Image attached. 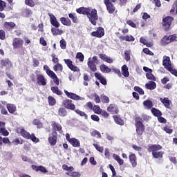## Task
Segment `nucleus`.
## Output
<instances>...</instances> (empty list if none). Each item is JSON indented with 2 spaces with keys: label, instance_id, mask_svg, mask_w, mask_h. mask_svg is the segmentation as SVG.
<instances>
[{
  "label": "nucleus",
  "instance_id": "nucleus-1",
  "mask_svg": "<svg viewBox=\"0 0 177 177\" xmlns=\"http://www.w3.org/2000/svg\"><path fill=\"white\" fill-rule=\"evenodd\" d=\"M162 147L160 145H152L149 147V151H152V155L154 158H160L162 157L164 152L160 151Z\"/></svg>",
  "mask_w": 177,
  "mask_h": 177
},
{
  "label": "nucleus",
  "instance_id": "nucleus-2",
  "mask_svg": "<svg viewBox=\"0 0 177 177\" xmlns=\"http://www.w3.org/2000/svg\"><path fill=\"white\" fill-rule=\"evenodd\" d=\"M87 16L89 21L93 24V26H96V20L99 19V17L97 16V11L95 9H90L88 8L87 14H86Z\"/></svg>",
  "mask_w": 177,
  "mask_h": 177
},
{
  "label": "nucleus",
  "instance_id": "nucleus-3",
  "mask_svg": "<svg viewBox=\"0 0 177 177\" xmlns=\"http://www.w3.org/2000/svg\"><path fill=\"white\" fill-rule=\"evenodd\" d=\"M62 169L64 171H67L66 175H68L71 177H80L81 176V174L78 171H74V167L73 166L68 167L67 165H62Z\"/></svg>",
  "mask_w": 177,
  "mask_h": 177
},
{
  "label": "nucleus",
  "instance_id": "nucleus-4",
  "mask_svg": "<svg viewBox=\"0 0 177 177\" xmlns=\"http://www.w3.org/2000/svg\"><path fill=\"white\" fill-rule=\"evenodd\" d=\"M19 133H20L21 136L25 138V139H31L35 143H38L39 142V139L37 138L34 134H30L27 131L24 129H20Z\"/></svg>",
  "mask_w": 177,
  "mask_h": 177
},
{
  "label": "nucleus",
  "instance_id": "nucleus-5",
  "mask_svg": "<svg viewBox=\"0 0 177 177\" xmlns=\"http://www.w3.org/2000/svg\"><path fill=\"white\" fill-rule=\"evenodd\" d=\"M44 70L46 72V74L48 75V77H50L52 80H53V82L56 85H59V78L57 77V75H56V73L53 71H52L50 69H49V66L48 65L44 66Z\"/></svg>",
  "mask_w": 177,
  "mask_h": 177
},
{
  "label": "nucleus",
  "instance_id": "nucleus-6",
  "mask_svg": "<svg viewBox=\"0 0 177 177\" xmlns=\"http://www.w3.org/2000/svg\"><path fill=\"white\" fill-rule=\"evenodd\" d=\"M96 64H97V57L94 56L88 59L87 66L91 71H96Z\"/></svg>",
  "mask_w": 177,
  "mask_h": 177
},
{
  "label": "nucleus",
  "instance_id": "nucleus-7",
  "mask_svg": "<svg viewBox=\"0 0 177 177\" xmlns=\"http://www.w3.org/2000/svg\"><path fill=\"white\" fill-rule=\"evenodd\" d=\"M64 93L69 97V99H72L73 100H85V98L84 97H80L78 95L74 93H70L66 90H64Z\"/></svg>",
  "mask_w": 177,
  "mask_h": 177
},
{
  "label": "nucleus",
  "instance_id": "nucleus-8",
  "mask_svg": "<svg viewBox=\"0 0 177 177\" xmlns=\"http://www.w3.org/2000/svg\"><path fill=\"white\" fill-rule=\"evenodd\" d=\"M24 41L21 38H15L12 41L13 49H20L23 48Z\"/></svg>",
  "mask_w": 177,
  "mask_h": 177
},
{
  "label": "nucleus",
  "instance_id": "nucleus-9",
  "mask_svg": "<svg viewBox=\"0 0 177 177\" xmlns=\"http://www.w3.org/2000/svg\"><path fill=\"white\" fill-rule=\"evenodd\" d=\"M48 140L50 146H55L57 142V133L56 131H53L50 133Z\"/></svg>",
  "mask_w": 177,
  "mask_h": 177
},
{
  "label": "nucleus",
  "instance_id": "nucleus-10",
  "mask_svg": "<svg viewBox=\"0 0 177 177\" xmlns=\"http://www.w3.org/2000/svg\"><path fill=\"white\" fill-rule=\"evenodd\" d=\"M174 18L171 17H166L162 19V25L165 27V30H168L169 27H171V24H172V21Z\"/></svg>",
  "mask_w": 177,
  "mask_h": 177
},
{
  "label": "nucleus",
  "instance_id": "nucleus-11",
  "mask_svg": "<svg viewBox=\"0 0 177 177\" xmlns=\"http://www.w3.org/2000/svg\"><path fill=\"white\" fill-rule=\"evenodd\" d=\"M62 104L64 107L68 110H74L75 109V105L73 104V101L71 100H64L62 102Z\"/></svg>",
  "mask_w": 177,
  "mask_h": 177
},
{
  "label": "nucleus",
  "instance_id": "nucleus-12",
  "mask_svg": "<svg viewBox=\"0 0 177 177\" xmlns=\"http://www.w3.org/2000/svg\"><path fill=\"white\" fill-rule=\"evenodd\" d=\"M136 127L137 135H138V136H142V134L145 132V126H143L142 122L138 121V120H136Z\"/></svg>",
  "mask_w": 177,
  "mask_h": 177
},
{
  "label": "nucleus",
  "instance_id": "nucleus-13",
  "mask_svg": "<svg viewBox=\"0 0 177 177\" xmlns=\"http://www.w3.org/2000/svg\"><path fill=\"white\" fill-rule=\"evenodd\" d=\"M104 3L106 5V7L109 13L110 14L114 13V11L115 10V7L113 4V3H111V1L104 0Z\"/></svg>",
  "mask_w": 177,
  "mask_h": 177
},
{
  "label": "nucleus",
  "instance_id": "nucleus-14",
  "mask_svg": "<svg viewBox=\"0 0 177 177\" xmlns=\"http://www.w3.org/2000/svg\"><path fill=\"white\" fill-rule=\"evenodd\" d=\"M1 68H5L6 70H9L12 67V62L8 59H1L0 62Z\"/></svg>",
  "mask_w": 177,
  "mask_h": 177
},
{
  "label": "nucleus",
  "instance_id": "nucleus-15",
  "mask_svg": "<svg viewBox=\"0 0 177 177\" xmlns=\"http://www.w3.org/2000/svg\"><path fill=\"white\" fill-rule=\"evenodd\" d=\"M162 65L167 70H171V68L172 67V64L171 63V58H169V57L164 56Z\"/></svg>",
  "mask_w": 177,
  "mask_h": 177
},
{
  "label": "nucleus",
  "instance_id": "nucleus-16",
  "mask_svg": "<svg viewBox=\"0 0 177 177\" xmlns=\"http://www.w3.org/2000/svg\"><path fill=\"white\" fill-rule=\"evenodd\" d=\"M91 35L97 38H102L104 35V29L103 28H98L96 31L91 33Z\"/></svg>",
  "mask_w": 177,
  "mask_h": 177
},
{
  "label": "nucleus",
  "instance_id": "nucleus-17",
  "mask_svg": "<svg viewBox=\"0 0 177 177\" xmlns=\"http://www.w3.org/2000/svg\"><path fill=\"white\" fill-rule=\"evenodd\" d=\"M37 84L39 85H42V86H45L46 85V79H45V77L44 75L39 74L37 76Z\"/></svg>",
  "mask_w": 177,
  "mask_h": 177
},
{
  "label": "nucleus",
  "instance_id": "nucleus-18",
  "mask_svg": "<svg viewBox=\"0 0 177 177\" xmlns=\"http://www.w3.org/2000/svg\"><path fill=\"white\" fill-rule=\"evenodd\" d=\"M64 62L68 66V67L72 70V71H78V67L74 66L73 64V62L71 59H64Z\"/></svg>",
  "mask_w": 177,
  "mask_h": 177
},
{
  "label": "nucleus",
  "instance_id": "nucleus-19",
  "mask_svg": "<svg viewBox=\"0 0 177 177\" xmlns=\"http://www.w3.org/2000/svg\"><path fill=\"white\" fill-rule=\"evenodd\" d=\"M160 100L162 104H164L166 109H171V100L168 97L160 98Z\"/></svg>",
  "mask_w": 177,
  "mask_h": 177
},
{
  "label": "nucleus",
  "instance_id": "nucleus-20",
  "mask_svg": "<svg viewBox=\"0 0 177 177\" xmlns=\"http://www.w3.org/2000/svg\"><path fill=\"white\" fill-rule=\"evenodd\" d=\"M69 143L73 147H81V142H80V140L77 138H72L71 140H70Z\"/></svg>",
  "mask_w": 177,
  "mask_h": 177
},
{
  "label": "nucleus",
  "instance_id": "nucleus-21",
  "mask_svg": "<svg viewBox=\"0 0 177 177\" xmlns=\"http://www.w3.org/2000/svg\"><path fill=\"white\" fill-rule=\"evenodd\" d=\"M95 77L97 78V80H99L100 82L102 84V85H106L107 81H106V79L102 76V74L100 73H95Z\"/></svg>",
  "mask_w": 177,
  "mask_h": 177
},
{
  "label": "nucleus",
  "instance_id": "nucleus-22",
  "mask_svg": "<svg viewBox=\"0 0 177 177\" xmlns=\"http://www.w3.org/2000/svg\"><path fill=\"white\" fill-rule=\"evenodd\" d=\"M129 158L132 167H136V165H138V163L136 162V155H135L134 153H131L129 156Z\"/></svg>",
  "mask_w": 177,
  "mask_h": 177
},
{
  "label": "nucleus",
  "instance_id": "nucleus-23",
  "mask_svg": "<svg viewBox=\"0 0 177 177\" xmlns=\"http://www.w3.org/2000/svg\"><path fill=\"white\" fill-rule=\"evenodd\" d=\"M51 127L57 132H62V125L56 122H52Z\"/></svg>",
  "mask_w": 177,
  "mask_h": 177
},
{
  "label": "nucleus",
  "instance_id": "nucleus-24",
  "mask_svg": "<svg viewBox=\"0 0 177 177\" xmlns=\"http://www.w3.org/2000/svg\"><path fill=\"white\" fill-rule=\"evenodd\" d=\"M50 19L51 24L54 26V27H56V28H59L60 24H59V22H57L56 17H55L54 15H50Z\"/></svg>",
  "mask_w": 177,
  "mask_h": 177
},
{
  "label": "nucleus",
  "instance_id": "nucleus-25",
  "mask_svg": "<svg viewBox=\"0 0 177 177\" xmlns=\"http://www.w3.org/2000/svg\"><path fill=\"white\" fill-rule=\"evenodd\" d=\"M157 85L156 84V82H149L145 84V88L147 89H149L150 91H153L156 89Z\"/></svg>",
  "mask_w": 177,
  "mask_h": 177
},
{
  "label": "nucleus",
  "instance_id": "nucleus-26",
  "mask_svg": "<svg viewBox=\"0 0 177 177\" xmlns=\"http://www.w3.org/2000/svg\"><path fill=\"white\" fill-rule=\"evenodd\" d=\"M161 45H168V44H171V39L169 36H164L160 40Z\"/></svg>",
  "mask_w": 177,
  "mask_h": 177
},
{
  "label": "nucleus",
  "instance_id": "nucleus-27",
  "mask_svg": "<svg viewBox=\"0 0 177 177\" xmlns=\"http://www.w3.org/2000/svg\"><path fill=\"white\" fill-rule=\"evenodd\" d=\"M7 109L10 114H13L16 112V105L13 104H7Z\"/></svg>",
  "mask_w": 177,
  "mask_h": 177
},
{
  "label": "nucleus",
  "instance_id": "nucleus-28",
  "mask_svg": "<svg viewBox=\"0 0 177 177\" xmlns=\"http://www.w3.org/2000/svg\"><path fill=\"white\" fill-rule=\"evenodd\" d=\"M100 59L104 60V62H106V63H109V64L113 63V59H111V57L106 55L105 54H100Z\"/></svg>",
  "mask_w": 177,
  "mask_h": 177
},
{
  "label": "nucleus",
  "instance_id": "nucleus-29",
  "mask_svg": "<svg viewBox=\"0 0 177 177\" xmlns=\"http://www.w3.org/2000/svg\"><path fill=\"white\" fill-rule=\"evenodd\" d=\"M113 160L117 161V162L119 164V165H124V160L121 159L120 156L118 154L113 153L112 156Z\"/></svg>",
  "mask_w": 177,
  "mask_h": 177
},
{
  "label": "nucleus",
  "instance_id": "nucleus-30",
  "mask_svg": "<svg viewBox=\"0 0 177 177\" xmlns=\"http://www.w3.org/2000/svg\"><path fill=\"white\" fill-rule=\"evenodd\" d=\"M122 74L124 77H129V71H128V66H127V65L122 66Z\"/></svg>",
  "mask_w": 177,
  "mask_h": 177
},
{
  "label": "nucleus",
  "instance_id": "nucleus-31",
  "mask_svg": "<svg viewBox=\"0 0 177 177\" xmlns=\"http://www.w3.org/2000/svg\"><path fill=\"white\" fill-rule=\"evenodd\" d=\"M107 110L108 111H109V113H112V114H117L118 113V109L114 105H110L107 108Z\"/></svg>",
  "mask_w": 177,
  "mask_h": 177
},
{
  "label": "nucleus",
  "instance_id": "nucleus-32",
  "mask_svg": "<svg viewBox=\"0 0 177 177\" xmlns=\"http://www.w3.org/2000/svg\"><path fill=\"white\" fill-rule=\"evenodd\" d=\"M60 21L62 24H64V26H71V21H70V19H66L65 17H62L60 19Z\"/></svg>",
  "mask_w": 177,
  "mask_h": 177
},
{
  "label": "nucleus",
  "instance_id": "nucleus-33",
  "mask_svg": "<svg viewBox=\"0 0 177 177\" xmlns=\"http://www.w3.org/2000/svg\"><path fill=\"white\" fill-rule=\"evenodd\" d=\"M51 32L53 35H62V34H63V30L59 28H53L51 29Z\"/></svg>",
  "mask_w": 177,
  "mask_h": 177
},
{
  "label": "nucleus",
  "instance_id": "nucleus-34",
  "mask_svg": "<svg viewBox=\"0 0 177 177\" xmlns=\"http://www.w3.org/2000/svg\"><path fill=\"white\" fill-rule=\"evenodd\" d=\"M113 120L118 125H124V120H122L121 118H120V116L118 115L113 116Z\"/></svg>",
  "mask_w": 177,
  "mask_h": 177
},
{
  "label": "nucleus",
  "instance_id": "nucleus-35",
  "mask_svg": "<svg viewBox=\"0 0 177 177\" xmlns=\"http://www.w3.org/2000/svg\"><path fill=\"white\" fill-rule=\"evenodd\" d=\"M4 27L7 30H10V28L16 27V24L14 22H5Z\"/></svg>",
  "mask_w": 177,
  "mask_h": 177
},
{
  "label": "nucleus",
  "instance_id": "nucleus-36",
  "mask_svg": "<svg viewBox=\"0 0 177 177\" xmlns=\"http://www.w3.org/2000/svg\"><path fill=\"white\" fill-rule=\"evenodd\" d=\"M151 113L152 114H153V115H155V117H161V115H162V113H161V111H160V110L156 109V108H152L151 109Z\"/></svg>",
  "mask_w": 177,
  "mask_h": 177
},
{
  "label": "nucleus",
  "instance_id": "nucleus-37",
  "mask_svg": "<svg viewBox=\"0 0 177 177\" xmlns=\"http://www.w3.org/2000/svg\"><path fill=\"white\" fill-rule=\"evenodd\" d=\"M58 115L60 117H66V115H67V110L64 108H59L58 110Z\"/></svg>",
  "mask_w": 177,
  "mask_h": 177
},
{
  "label": "nucleus",
  "instance_id": "nucleus-38",
  "mask_svg": "<svg viewBox=\"0 0 177 177\" xmlns=\"http://www.w3.org/2000/svg\"><path fill=\"white\" fill-rule=\"evenodd\" d=\"M88 10H89V8L82 7L77 10V12L80 13V15H86Z\"/></svg>",
  "mask_w": 177,
  "mask_h": 177
},
{
  "label": "nucleus",
  "instance_id": "nucleus-39",
  "mask_svg": "<svg viewBox=\"0 0 177 177\" xmlns=\"http://www.w3.org/2000/svg\"><path fill=\"white\" fill-rule=\"evenodd\" d=\"M100 70L102 73H110L111 71V69H110L107 66L102 64L100 66Z\"/></svg>",
  "mask_w": 177,
  "mask_h": 177
},
{
  "label": "nucleus",
  "instance_id": "nucleus-40",
  "mask_svg": "<svg viewBox=\"0 0 177 177\" xmlns=\"http://www.w3.org/2000/svg\"><path fill=\"white\" fill-rule=\"evenodd\" d=\"M75 113L78 114V115H80V117H84L85 120H88V115L85 113L84 111H81L79 109L75 110Z\"/></svg>",
  "mask_w": 177,
  "mask_h": 177
},
{
  "label": "nucleus",
  "instance_id": "nucleus-41",
  "mask_svg": "<svg viewBox=\"0 0 177 177\" xmlns=\"http://www.w3.org/2000/svg\"><path fill=\"white\" fill-rule=\"evenodd\" d=\"M122 39L123 41H127L129 42H133V41H135V38H133V37H132V35L124 36V37H122Z\"/></svg>",
  "mask_w": 177,
  "mask_h": 177
},
{
  "label": "nucleus",
  "instance_id": "nucleus-42",
  "mask_svg": "<svg viewBox=\"0 0 177 177\" xmlns=\"http://www.w3.org/2000/svg\"><path fill=\"white\" fill-rule=\"evenodd\" d=\"M0 133L1 135H3V136H9V131H8L5 127L0 129Z\"/></svg>",
  "mask_w": 177,
  "mask_h": 177
},
{
  "label": "nucleus",
  "instance_id": "nucleus-43",
  "mask_svg": "<svg viewBox=\"0 0 177 177\" xmlns=\"http://www.w3.org/2000/svg\"><path fill=\"white\" fill-rule=\"evenodd\" d=\"M53 70L54 71H63V66L62 65V64H57L55 66H54L53 67Z\"/></svg>",
  "mask_w": 177,
  "mask_h": 177
},
{
  "label": "nucleus",
  "instance_id": "nucleus-44",
  "mask_svg": "<svg viewBox=\"0 0 177 177\" xmlns=\"http://www.w3.org/2000/svg\"><path fill=\"white\" fill-rule=\"evenodd\" d=\"M51 91L53 93H55L56 95H63V92L59 90V87H52Z\"/></svg>",
  "mask_w": 177,
  "mask_h": 177
},
{
  "label": "nucleus",
  "instance_id": "nucleus-45",
  "mask_svg": "<svg viewBox=\"0 0 177 177\" xmlns=\"http://www.w3.org/2000/svg\"><path fill=\"white\" fill-rule=\"evenodd\" d=\"M143 104L147 109H151L153 107V102L150 100H146L143 102Z\"/></svg>",
  "mask_w": 177,
  "mask_h": 177
},
{
  "label": "nucleus",
  "instance_id": "nucleus-46",
  "mask_svg": "<svg viewBox=\"0 0 177 177\" xmlns=\"http://www.w3.org/2000/svg\"><path fill=\"white\" fill-rule=\"evenodd\" d=\"M93 111H94L95 114H100V112L102 111V109H100V106H99L98 105H95L93 107Z\"/></svg>",
  "mask_w": 177,
  "mask_h": 177
},
{
  "label": "nucleus",
  "instance_id": "nucleus-47",
  "mask_svg": "<svg viewBox=\"0 0 177 177\" xmlns=\"http://www.w3.org/2000/svg\"><path fill=\"white\" fill-rule=\"evenodd\" d=\"M93 146H94L95 149L100 153H103V150H104V148L97 144H93Z\"/></svg>",
  "mask_w": 177,
  "mask_h": 177
},
{
  "label": "nucleus",
  "instance_id": "nucleus-48",
  "mask_svg": "<svg viewBox=\"0 0 177 177\" xmlns=\"http://www.w3.org/2000/svg\"><path fill=\"white\" fill-rule=\"evenodd\" d=\"M170 12L171 15H176L177 14V3H175L170 10Z\"/></svg>",
  "mask_w": 177,
  "mask_h": 177
},
{
  "label": "nucleus",
  "instance_id": "nucleus-49",
  "mask_svg": "<svg viewBox=\"0 0 177 177\" xmlns=\"http://www.w3.org/2000/svg\"><path fill=\"white\" fill-rule=\"evenodd\" d=\"M48 103L50 106H55L56 104V100L52 96L48 97Z\"/></svg>",
  "mask_w": 177,
  "mask_h": 177
},
{
  "label": "nucleus",
  "instance_id": "nucleus-50",
  "mask_svg": "<svg viewBox=\"0 0 177 177\" xmlns=\"http://www.w3.org/2000/svg\"><path fill=\"white\" fill-rule=\"evenodd\" d=\"M26 5H28V6H30V8H33V6H35V3L34 2V0H25Z\"/></svg>",
  "mask_w": 177,
  "mask_h": 177
},
{
  "label": "nucleus",
  "instance_id": "nucleus-51",
  "mask_svg": "<svg viewBox=\"0 0 177 177\" xmlns=\"http://www.w3.org/2000/svg\"><path fill=\"white\" fill-rule=\"evenodd\" d=\"M91 136H95V138H98L99 139H100V138H102V135L97 131H92L91 132Z\"/></svg>",
  "mask_w": 177,
  "mask_h": 177
},
{
  "label": "nucleus",
  "instance_id": "nucleus-52",
  "mask_svg": "<svg viewBox=\"0 0 177 177\" xmlns=\"http://www.w3.org/2000/svg\"><path fill=\"white\" fill-rule=\"evenodd\" d=\"M146 77L147 80H151V81H156V77L151 74V73H147Z\"/></svg>",
  "mask_w": 177,
  "mask_h": 177
},
{
  "label": "nucleus",
  "instance_id": "nucleus-53",
  "mask_svg": "<svg viewBox=\"0 0 177 177\" xmlns=\"http://www.w3.org/2000/svg\"><path fill=\"white\" fill-rule=\"evenodd\" d=\"M134 91H136V92H138L140 95H145V91L139 86H135Z\"/></svg>",
  "mask_w": 177,
  "mask_h": 177
},
{
  "label": "nucleus",
  "instance_id": "nucleus-54",
  "mask_svg": "<svg viewBox=\"0 0 177 177\" xmlns=\"http://www.w3.org/2000/svg\"><path fill=\"white\" fill-rule=\"evenodd\" d=\"M84 57L82 53H77L76 55V59H78L80 62H84Z\"/></svg>",
  "mask_w": 177,
  "mask_h": 177
},
{
  "label": "nucleus",
  "instance_id": "nucleus-55",
  "mask_svg": "<svg viewBox=\"0 0 177 177\" xmlns=\"http://www.w3.org/2000/svg\"><path fill=\"white\" fill-rule=\"evenodd\" d=\"M59 44L62 49H66V40H64V39H61Z\"/></svg>",
  "mask_w": 177,
  "mask_h": 177
},
{
  "label": "nucleus",
  "instance_id": "nucleus-56",
  "mask_svg": "<svg viewBox=\"0 0 177 177\" xmlns=\"http://www.w3.org/2000/svg\"><path fill=\"white\" fill-rule=\"evenodd\" d=\"M100 114L104 118H109V113L104 111L101 109V111L100 112Z\"/></svg>",
  "mask_w": 177,
  "mask_h": 177
},
{
  "label": "nucleus",
  "instance_id": "nucleus-57",
  "mask_svg": "<svg viewBox=\"0 0 177 177\" xmlns=\"http://www.w3.org/2000/svg\"><path fill=\"white\" fill-rule=\"evenodd\" d=\"M101 100L102 103H109L110 100L109 99V97L106 95H101Z\"/></svg>",
  "mask_w": 177,
  "mask_h": 177
},
{
  "label": "nucleus",
  "instance_id": "nucleus-58",
  "mask_svg": "<svg viewBox=\"0 0 177 177\" xmlns=\"http://www.w3.org/2000/svg\"><path fill=\"white\" fill-rule=\"evenodd\" d=\"M33 124L34 125H37V128H42V123H41V122L37 119L33 120Z\"/></svg>",
  "mask_w": 177,
  "mask_h": 177
},
{
  "label": "nucleus",
  "instance_id": "nucleus-59",
  "mask_svg": "<svg viewBox=\"0 0 177 177\" xmlns=\"http://www.w3.org/2000/svg\"><path fill=\"white\" fill-rule=\"evenodd\" d=\"M93 97L94 101L95 102V103H100V97H99V95H97V94L94 93L93 95Z\"/></svg>",
  "mask_w": 177,
  "mask_h": 177
},
{
  "label": "nucleus",
  "instance_id": "nucleus-60",
  "mask_svg": "<svg viewBox=\"0 0 177 177\" xmlns=\"http://www.w3.org/2000/svg\"><path fill=\"white\" fill-rule=\"evenodd\" d=\"M6 38V34H5V30H0V39L3 41Z\"/></svg>",
  "mask_w": 177,
  "mask_h": 177
},
{
  "label": "nucleus",
  "instance_id": "nucleus-61",
  "mask_svg": "<svg viewBox=\"0 0 177 177\" xmlns=\"http://www.w3.org/2000/svg\"><path fill=\"white\" fill-rule=\"evenodd\" d=\"M91 118L93 121H95L96 122H99V121H100V118L97 115H92Z\"/></svg>",
  "mask_w": 177,
  "mask_h": 177
},
{
  "label": "nucleus",
  "instance_id": "nucleus-62",
  "mask_svg": "<svg viewBox=\"0 0 177 177\" xmlns=\"http://www.w3.org/2000/svg\"><path fill=\"white\" fill-rule=\"evenodd\" d=\"M170 42L177 41V35H170Z\"/></svg>",
  "mask_w": 177,
  "mask_h": 177
},
{
  "label": "nucleus",
  "instance_id": "nucleus-63",
  "mask_svg": "<svg viewBox=\"0 0 177 177\" xmlns=\"http://www.w3.org/2000/svg\"><path fill=\"white\" fill-rule=\"evenodd\" d=\"M69 16V19H72L73 23H77V17H75V15H74L73 14L70 13L68 15Z\"/></svg>",
  "mask_w": 177,
  "mask_h": 177
},
{
  "label": "nucleus",
  "instance_id": "nucleus-64",
  "mask_svg": "<svg viewBox=\"0 0 177 177\" xmlns=\"http://www.w3.org/2000/svg\"><path fill=\"white\" fill-rule=\"evenodd\" d=\"M168 71H170V73H171L173 75L177 77V71L176 69H174L172 66L170 68V69H168Z\"/></svg>",
  "mask_w": 177,
  "mask_h": 177
}]
</instances>
